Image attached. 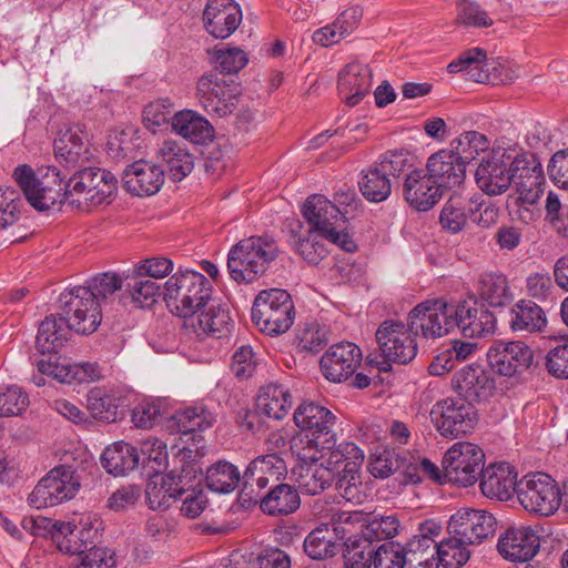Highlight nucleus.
<instances>
[{
  "mask_svg": "<svg viewBox=\"0 0 568 568\" xmlns=\"http://www.w3.org/2000/svg\"><path fill=\"white\" fill-rule=\"evenodd\" d=\"M12 178L29 204L40 212L63 201L85 210L109 204L118 189L115 176L95 166L77 170L65 183L61 172L51 165L34 171L21 164L13 170Z\"/></svg>",
  "mask_w": 568,
  "mask_h": 568,
  "instance_id": "obj_1",
  "label": "nucleus"
},
{
  "mask_svg": "<svg viewBox=\"0 0 568 568\" xmlns=\"http://www.w3.org/2000/svg\"><path fill=\"white\" fill-rule=\"evenodd\" d=\"M211 296L210 281L195 271L176 273L164 285V301L168 307L185 322L206 306Z\"/></svg>",
  "mask_w": 568,
  "mask_h": 568,
  "instance_id": "obj_2",
  "label": "nucleus"
},
{
  "mask_svg": "<svg viewBox=\"0 0 568 568\" xmlns=\"http://www.w3.org/2000/svg\"><path fill=\"white\" fill-rule=\"evenodd\" d=\"M278 247L270 236H251L240 241L229 252L227 270L236 283H251L265 273Z\"/></svg>",
  "mask_w": 568,
  "mask_h": 568,
  "instance_id": "obj_3",
  "label": "nucleus"
},
{
  "mask_svg": "<svg viewBox=\"0 0 568 568\" xmlns=\"http://www.w3.org/2000/svg\"><path fill=\"white\" fill-rule=\"evenodd\" d=\"M252 321L261 332L274 336L287 332L294 322L295 308L284 290L262 291L252 307Z\"/></svg>",
  "mask_w": 568,
  "mask_h": 568,
  "instance_id": "obj_4",
  "label": "nucleus"
},
{
  "mask_svg": "<svg viewBox=\"0 0 568 568\" xmlns=\"http://www.w3.org/2000/svg\"><path fill=\"white\" fill-rule=\"evenodd\" d=\"M241 85L216 71L202 74L195 84V98L211 115L226 118L231 115L241 98Z\"/></svg>",
  "mask_w": 568,
  "mask_h": 568,
  "instance_id": "obj_5",
  "label": "nucleus"
},
{
  "mask_svg": "<svg viewBox=\"0 0 568 568\" xmlns=\"http://www.w3.org/2000/svg\"><path fill=\"white\" fill-rule=\"evenodd\" d=\"M302 213L307 222L306 229L327 235L331 244L346 252L355 251L356 244L352 237L343 231H337V223L345 220V212H342L327 197L322 194L308 196Z\"/></svg>",
  "mask_w": 568,
  "mask_h": 568,
  "instance_id": "obj_6",
  "label": "nucleus"
},
{
  "mask_svg": "<svg viewBox=\"0 0 568 568\" xmlns=\"http://www.w3.org/2000/svg\"><path fill=\"white\" fill-rule=\"evenodd\" d=\"M455 305L443 298L425 301L416 305L408 314L407 322L415 336L439 338L456 327Z\"/></svg>",
  "mask_w": 568,
  "mask_h": 568,
  "instance_id": "obj_7",
  "label": "nucleus"
},
{
  "mask_svg": "<svg viewBox=\"0 0 568 568\" xmlns=\"http://www.w3.org/2000/svg\"><path fill=\"white\" fill-rule=\"evenodd\" d=\"M61 316L68 327L79 334H91L99 327L102 315L89 287L75 286L61 295Z\"/></svg>",
  "mask_w": 568,
  "mask_h": 568,
  "instance_id": "obj_8",
  "label": "nucleus"
},
{
  "mask_svg": "<svg viewBox=\"0 0 568 568\" xmlns=\"http://www.w3.org/2000/svg\"><path fill=\"white\" fill-rule=\"evenodd\" d=\"M517 497L529 513L552 515L561 505V493L556 481L545 473L525 476L518 481Z\"/></svg>",
  "mask_w": 568,
  "mask_h": 568,
  "instance_id": "obj_9",
  "label": "nucleus"
},
{
  "mask_svg": "<svg viewBox=\"0 0 568 568\" xmlns=\"http://www.w3.org/2000/svg\"><path fill=\"white\" fill-rule=\"evenodd\" d=\"M484 462L485 454L479 446L459 442L446 452L442 464L449 481L468 487L479 479Z\"/></svg>",
  "mask_w": 568,
  "mask_h": 568,
  "instance_id": "obj_10",
  "label": "nucleus"
},
{
  "mask_svg": "<svg viewBox=\"0 0 568 568\" xmlns=\"http://www.w3.org/2000/svg\"><path fill=\"white\" fill-rule=\"evenodd\" d=\"M430 420L442 436L457 438L474 429L477 415L473 404L447 397L432 407Z\"/></svg>",
  "mask_w": 568,
  "mask_h": 568,
  "instance_id": "obj_11",
  "label": "nucleus"
},
{
  "mask_svg": "<svg viewBox=\"0 0 568 568\" xmlns=\"http://www.w3.org/2000/svg\"><path fill=\"white\" fill-rule=\"evenodd\" d=\"M80 483L69 466H60L50 470L37 484L28 497V501L37 509L52 507L75 496Z\"/></svg>",
  "mask_w": 568,
  "mask_h": 568,
  "instance_id": "obj_12",
  "label": "nucleus"
},
{
  "mask_svg": "<svg viewBox=\"0 0 568 568\" xmlns=\"http://www.w3.org/2000/svg\"><path fill=\"white\" fill-rule=\"evenodd\" d=\"M511 184L517 197L515 202L523 205H532L538 202L542 193L545 175L540 160L532 153L514 154L511 151Z\"/></svg>",
  "mask_w": 568,
  "mask_h": 568,
  "instance_id": "obj_13",
  "label": "nucleus"
},
{
  "mask_svg": "<svg viewBox=\"0 0 568 568\" xmlns=\"http://www.w3.org/2000/svg\"><path fill=\"white\" fill-rule=\"evenodd\" d=\"M408 324L395 320L384 321L376 331V341L383 357L389 362L407 364L417 354V343Z\"/></svg>",
  "mask_w": 568,
  "mask_h": 568,
  "instance_id": "obj_14",
  "label": "nucleus"
},
{
  "mask_svg": "<svg viewBox=\"0 0 568 568\" xmlns=\"http://www.w3.org/2000/svg\"><path fill=\"white\" fill-rule=\"evenodd\" d=\"M286 473V464L277 453L261 455L247 465L243 474L242 495H248L250 500L257 503L260 493L281 483Z\"/></svg>",
  "mask_w": 568,
  "mask_h": 568,
  "instance_id": "obj_15",
  "label": "nucleus"
},
{
  "mask_svg": "<svg viewBox=\"0 0 568 568\" xmlns=\"http://www.w3.org/2000/svg\"><path fill=\"white\" fill-rule=\"evenodd\" d=\"M335 415L326 407L314 402L300 404L294 413L295 425L308 433L315 447L332 448L336 446V437L332 432Z\"/></svg>",
  "mask_w": 568,
  "mask_h": 568,
  "instance_id": "obj_16",
  "label": "nucleus"
},
{
  "mask_svg": "<svg viewBox=\"0 0 568 568\" xmlns=\"http://www.w3.org/2000/svg\"><path fill=\"white\" fill-rule=\"evenodd\" d=\"M510 170L511 151L494 149L477 166L476 183L487 195H500L511 185Z\"/></svg>",
  "mask_w": 568,
  "mask_h": 568,
  "instance_id": "obj_17",
  "label": "nucleus"
},
{
  "mask_svg": "<svg viewBox=\"0 0 568 568\" xmlns=\"http://www.w3.org/2000/svg\"><path fill=\"white\" fill-rule=\"evenodd\" d=\"M452 388L462 399L470 404L487 402L495 393L494 377L484 366L468 364L456 371Z\"/></svg>",
  "mask_w": 568,
  "mask_h": 568,
  "instance_id": "obj_18",
  "label": "nucleus"
},
{
  "mask_svg": "<svg viewBox=\"0 0 568 568\" xmlns=\"http://www.w3.org/2000/svg\"><path fill=\"white\" fill-rule=\"evenodd\" d=\"M490 368L503 376L526 372L534 363V352L524 342L494 343L487 352Z\"/></svg>",
  "mask_w": 568,
  "mask_h": 568,
  "instance_id": "obj_19",
  "label": "nucleus"
},
{
  "mask_svg": "<svg viewBox=\"0 0 568 568\" xmlns=\"http://www.w3.org/2000/svg\"><path fill=\"white\" fill-rule=\"evenodd\" d=\"M54 155L68 169L82 166L92 158L89 133L83 124L60 130L54 140Z\"/></svg>",
  "mask_w": 568,
  "mask_h": 568,
  "instance_id": "obj_20",
  "label": "nucleus"
},
{
  "mask_svg": "<svg viewBox=\"0 0 568 568\" xmlns=\"http://www.w3.org/2000/svg\"><path fill=\"white\" fill-rule=\"evenodd\" d=\"M362 362L361 348L349 342L332 345L321 357L320 367L324 377L342 383L354 375Z\"/></svg>",
  "mask_w": 568,
  "mask_h": 568,
  "instance_id": "obj_21",
  "label": "nucleus"
},
{
  "mask_svg": "<svg viewBox=\"0 0 568 568\" xmlns=\"http://www.w3.org/2000/svg\"><path fill=\"white\" fill-rule=\"evenodd\" d=\"M496 519L486 510L463 509L452 516L448 531L464 542L479 544L495 532Z\"/></svg>",
  "mask_w": 568,
  "mask_h": 568,
  "instance_id": "obj_22",
  "label": "nucleus"
},
{
  "mask_svg": "<svg viewBox=\"0 0 568 568\" xmlns=\"http://www.w3.org/2000/svg\"><path fill=\"white\" fill-rule=\"evenodd\" d=\"M403 196L413 209L426 212L440 200L443 192L425 169H414L406 174Z\"/></svg>",
  "mask_w": 568,
  "mask_h": 568,
  "instance_id": "obj_23",
  "label": "nucleus"
},
{
  "mask_svg": "<svg viewBox=\"0 0 568 568\" xmlns=\"http://www.w3.org/2000/svg\"><path fill=\"white\" fill-rule=\"evenodd\" d=\"M497 547L505 559L528 561L538 552L540 540L529 526L510 527L499 537Z\"/></svg>",
  "mask_w": 568,
  "mask_h": 568,
  "instance_id": "obj_24",
  "label": "nucleus"
},
{
  "mask_svg": "<svg viewBox=\"0 0 568 568\" xmlns=\"http://www.w3.org/2000/svg\"><path fill=\"white\" fill-rule=\"evenodd\" d=\"M40 523L53 528L52 540L60 551L77 557H82L93 545L98 536V528H82L75 532V525L70 521L41 519Z\"/></svg>",
  "mask_w": 568,
  "mask_h": 568,
  "instance_id": "obj_25",
  "label": "nucleus"
},
{
  "mask_svg": "<svg viewBox=\"0 0 568 568\" xmlns=\"http://www.w3.org/2000/svg\"><path fill=\"white\" fill-rule=\"evenodd\" d=\"M203 20L210 34L216 39H226L240 26L242 12L233 0H209Z\"/></svg>",
  "mask_w": 568,
  "mask_h": 568,
  "instance_id": "obj_26",
  "label": "nucleus"
},
{
  "mask_svg": "<svg viewBox=\"0 0 568 568\" xmlns=\"http://www.w3.org/2000/svg\"><path fill=\"white\" fill-rule=\"evenodd\" d=\"M125 190L138 196L153 195L164 183V169L148 161H136L123 172Z\"/></svg>",
  "mask_w": 568,
  "mask_h": 568,
  "instance_id": "obj_27",
  "label": "nucleus"
},
{
  "mask_svg": "<svg viewBox=\"0 0 568 568\" xmlns=\"http://www.w3.org/2000/svg\"><path fill=\"white\" fill-rule=\"evenodd\" d=\"M425 170L442 192L459 186L466 176V165L450 150H440L432 154Z\"/></svg>",
  "mask_w": 568,
  "mask_h": 568,
  "instance_id": "obj_28",
  "label": "nucleus"
},
{
  "mask_svg": "<svg viewBox=\"0 0 568 568\" xmlns=\"http://www.w3.org/2000/svg\"><path fill=\"white\" fill-rule=\"evenodd\" d=\"M480 489L488 498L508 500L518 488L517 473L507 463H496L484 467L480 473Z\"/></svg>",
  "mask_w": 568,
  "mask_h": 568,
  "instance_id": "obj_29",
  "label": "nucleus"
},
{
  "mask_svg": "<svg viewBox=\"0 0 568 568\" xmlns=\"http://www.w3.org/2000/svg\"><path fill=\"white\" fill-rule=\"evenodd\" d=\"M373 84V71L369 65L351 62L339 72L338 90L349 106L358 104L369 93Z\"/></svg>",
  "mask_w": 568,
  "mask_h": 568,
  "instance_id": "obj_30",
  "label": "nucleus"
},
{
  "mask_svg": "<svg viewBox=\"0 0 568 568\" xmlns=\"http://www.w3.org/2000/svg\"><path fill=\"white\" fill-rule=\"evenodd\" d=\"M156 160L173 182L182 181L194 168V158L186 145L174 140H165L159 145Z\"/></svg>",
  "mask_w": 568,
  "mask_h": 568,
  "instance_id": "obj_31",
  "label": "nucleus"
},
{
  "mask_svg": "<svg viewBox=\"0 0 568 568\" xmlns=\"http://www.w3.org/2000/svg\"><path fill=\"white\" fill-rule=\"evenodd\" d=\"M325 242L329 243L327 235L308 230L301 223L291 230L288 236L292 250L311 265L320 264L327 256L328 248Z\"/></svg>",
  "mask_w": 568,
  "mask_h": 568,
  "instance_id": "obj_32",
  "label": "nucleus"
},
{
  "mask_svg": "<svg viewBox=\"0 0 568 568\" xmlns=\"http://www.w3.org/2000/svg\"><path fill=\"white\" fill-rule=\"evenodd\" d=\"M181 477L173 474H153L145 488V498L153 510L170 508L178 497L185 494Z\"/></svg>",
  "mask_w": 568,
  "mask_h": 568,
  "instance_id": "obj_33",
  "label": "nucleus"
},
{
  "mask_svg": "<svg viewBox=\"0 0 568 568\" xmlns=\"http://www.w3.org/2000/svg\"><path fill=\"white\" fill-rule=\"evenodd\" d=\"M197 336L211 335L221 338L230 332L232 320L229 310L222 304H212L205 311H200L191 320L185 322Z\"/></svg>",
  "mask_w": 568,
  "mask_h": 568,
  "instance_id": "obj_34",
  "label": "nucleus"
},
{
  "mask_svg": "<svg viewBox=\"0 0 568 568\" xmlns=\"http://www.w3.org/2000/svg\"><path fill=\"white\" fill-rule=\"evenodd\" d=\"M171 126L176 134L195 144H205L214 136L211 123L200 113L189 109L175 112Z\"/></svg>",
  "mask_w": 568,
  "mask_h": 568,
  "instance_id": "obj_35",
  "label": "nucleus"
},
{
  "mask_svg": "<svg viewBox=\"0 0 568 568\" xmlns=\"http://www.w3.org/2000/svg\"><path fill=\"white\" fill-rule=\"evenodd\" d=\"M456 327H458L466 337H485L494 333L496 327L495 315L485 310L468 307L466 304L455 305Z\"/></svg>",
  "mask_w": 568,
  "mask_h": 568,
  "instance_id": "obj_36",
  "label": "nucleus"
},
{
  "mask_svg": "<svg viewBox=\"0 0 568 568\" xmlns=\"http://www.w3.org/2000/svg\"><path fill=\"white\" fill-rule=\"evenodd\" d=\"M475 288L478 297L490 307H505L514 300L509 282L500 272L481 273Z\"/></svg>",
  "mask_w": 568,
  "mask_h": 568,
  "instance_id": "obj_37",
  "label": "nucleus"
},
{
  "mask_svg": "<svg viewBox=\"0 0 568 568\" xmlns=\"http://www.w3.org/2000/svg\"><path fill=\"white\" fill-rule=\"evenodd\" d=\"M257 501L261 510L271 516L293 514L301 505L297 489L282 481L270 487L266 494L260 493Z\"/></svg>",
  "mask_w": 568,
  "mask_h": 568,
  "instance_id": "obj_38",
  "label": "nucleus"
},
{
  "mask_svg": "<svg viewBox=\"0 0 568 568\" xmlns=\"http://www.w3.org/2000/svg\"><path fill=\"white\" fill-rule=\"evenodd\" d=\"M315 448V452L311 455L298 452V458L304 462L308 459L313 463L321 458H325V460L321 464L332 467L334 469V476L337 474V471H339L338 468L342 464L345 466L352 462H357V464H362L364 462L363 450L354 443L345 442L341 443L337 447L333 446L332 448Z\"/></svg>",
  "mask_w": 568,
  "mask_h": 568,
  "instance_id": "obj_39",
  "label": "nucleus"
},
{
  "mask_svg": "<svg viewBox=\"0 0 568 568\" xmlns=\"http://www.w3.org/2000/svg\"><path fill=\"white\" fill-rule=\"evenodd\" d=\"M255 405L265 417L280 420L292 407V395L283 385L271 383L260 388Z\"/></svg>",
  "mask_w": 568,
  "mask_h": 568,
  "instance_id": "obj_40",
  "label": "nucleus"
},
{
  "mask_svg": "<svg viewBox=\"0 0 568 568\" xmlns=\"http://www.w3.org/2000/svg\"><path fill=\"white\" fill-rule=\"evenodd\" d=\"M101 464L109 474L123 476L138 467L140 454L131 444L118 442L103 450Z\"/></svg>",
  "mask_w": 568,
  "mask_h": 568,
  "instance_id": "obj_41",
  "label": "nucleus"
},
{
  "mask_svg": "<svg viewBox=\"0 0 568 568\" xmlns=\"http://www.w3.org/2000/svg\"><path fill=\"white\" fill-rule=\"evenodd\" d=\"M490 65L485 50L473 48L464 51L456 60L447 65L449 73L466 71L469 79L483 83L490 80Z\"/></svg>",
  "mask_w": 568,
  "mask_h": 568,
  "instance_id": "obj_42",
  "label": "nucleus"
},
{
  "mask_svg": "<svg viewBox=\"0 0 568 568\" xmlns=\"http://www.w3.org/2000/svg\"><path fill=\"white\" fill-rule=\"evenodd\" d=\"M71 331L63 317L47 316L39 325L36 344L42 354L57 352L63 346Z\"/></svg>",
  "mask_w": 568,
  "mask_h": 568,
  "instance_id": "obj_43",
  "label": "nucleus"
},
{
  "mask_svg": "<svg viewBox=\"0 0 568 568\" xmlns=\"http://www.w3.org/2000/svg\"><path fill=\"white\" fill-rule=\"evenodd\" d=\"M362 464L357 462L348 463L341 471L335 475V488L338 494L353 504H362L366 498L359 467Z\"/></svg>",
  "mask_w": 568,
  "mask_h": 568,
  "instance_id": "obj_44",
  "label": "nucleus"
},
{
  "mask_svg": "<svg viewBox=\"0 0 568 568\" xmlns=\"http://www.w3.org/2000/svg\"><path fill=\"white\" fill-rule=\"evenodd\" d=\"M213 422L214 416L210 410L202 406H195L175 413L169 427L176 433L187 435L205 430L213 425Z\"/></svg>",
  "mask_w": 568,
  "mask_h": 568,
  "instance_id": "obj_45",
  "label": "nucleus"
},
{
  "mask_svg": "<svg viewBox=\"0 0 568 568\" xmlns=\"http://www.w3.org/2000/svg\"><path fill=\"white\" fill-rule=\"evenodd\" d=\"M304 551L314 560H324L337 552V539L328 524L320 525L306 536Z\"/></svg>",
  "mask_w": 568,
  "mask_h": 568,
  "instance_id": "obj_46",
  "label": "nucleus"
},
{
  "mask_svg": "<svg viewBox=\"0 0 568 568\" xmlns=\"http://www.w3.org/2000/svg\"><path fill=\"white\" fill-rule=\"evenodd\" d=\"M546 325V314L535 302L521 301L513 310L510 327L515 332H541Z\"/></svg>",
  "mask_w": 568,
  "mask_h": 568,
  "instance_id": "obj_47",
  "label": "nucleus"
},
{
  "mask_svg": "<svg viewBox=\"0 0 568 568\" xmlns=\"http://www.w3.org/2000/svg\"><path fill=\"white\" fill-rule=\"evenodd\" d=\"M405 554L406 568H438L436 560V540L429 538H410L402 546Z\"/></svg>",
  "mask_w": 568,
  "mask_h": 568,
  "instance_id": "obj_48",
  "label": "nucleus"
},
{
  "mask_svg": "<svg viewBox=\"0 0 568 568\" xmlns=\"http://www.w3.org/2000/svg\"><path fill=\"white\" fill-rule=\"evenodd\" d=\"M470 201L460 195H452L444 204L439 223L442 227L453 234L463 231L469 217Z\"/></svg>",
  "mask_w": 568,
  "mask_h": 568,
  "instance_id": "obj_49",
  "label": "nucleus"
},
{
  "mask_svg": "<svg viewBox=\"0 0 568 568\" xmlns=\"http://www.w3.org/2000/svg\"><path fill=\"white\" fill-rule=\"evenodd\" d=\"M240 480L239 469L225 460L215 463L206 470V485L215 493L229 494L237 487Z\"/></svg>",
  "mask_w": 568,
  "mask_h": 568,
  "instance_id": "obj_50",
  "label": "nucleus"
},
{
  "mask_svg": "<svg viewBox=\"0 0 568 568\" xmlns=\"http://www.w3.org/2000/svg\"><path fill=\"white\" fill-rule=\"evenodd\" d=\"M124 292L131 296L136 306L144 308L156 302L160 285L150 278L130 273L124 276Z\"/></svg>",
  "mask_w": 568,
  "mask_h": 568,
  "instance_id": "obj_51",
  "label": "nucleus"
},
{
  "mask_svg": "<svg viewBox=\"0 0 568 568\" xmlns=\"http://www.w3.org/2000/svg\"><path fill=\"white\" fill-rule=\"evenodd\" d=\"M406 468V458L394 448L377 447L369 456L368 470L375 478H387Z\"/></svg>",
  "mask_w": 568,
  "mask_h": 568,
  "instance_id": "obj_52",
  "label": "nucleus"
},
{
  "mask_svg": "<svg viewBox=\"0 0 568 568\" xmlns=\"http://www.w3.org/2000/svg\"><path fill=\"white\" fill-rule=\"evenodd\" d=\"M489 140L483 133L477 131H466L450 143V151L458 156V159L467 165L474 161L481 152L489 149Z\"/></svg>",
  "mask_w": 568,
  "mask_h": 568,
  "instance_id": "obj_53",
  "label": "nucleus"
},
{
  "mask_svg": "<svg viewBox=\"0 0 568 568\" xmlns=\"http://www.w3.org/2000/svg\"><path fill=\"white\" fill-rule=\"evenodd\" d=\"M119 400L105 389L93 388L88 394V410L93 418L112 423L119 418Z\"/></svg>",
  "mask_w": 568,
  "mask_h": 568,
  "instance_id": "obj_54",
  "label": "nucleus"
},
{
  "mask_svg": "<svg viewBox=\"0 0 568 568\" xmlns=\"http://www.w3.org/2000/svg\"><path fill=\"white\" fill-rule=\"evenodd\" d=\"M334 469L324 464H313L306 467L298 476V487L307 495L323 493L334 481Z\"/></svg>",
  "mask_w": 568,
  "mask_h": 568,
  "instance_id": "obj_55",
  "label": "nucleus"
},
{
  "mask_svg": "<svg viewBox=\"0 0 568 568\" xmlns=\"http://www.w3.org/2000/svg\"><path fill=\"white\" fill-rule=\"evenodd\" d=\"M466 545L469 544L464 542L460 536L456 535L439 542L436 540V560H438V565L440 564L445 568H460L464 566L470 556Z\"/></svg>",
  "mask_w": 568,
  "mask_h": 568,
  "instance_id": "obj_56",
  "label": "nucleus"
},
{
  "mask_svg": "<svg viewBox=\"0 0 568 568\" xmlns=\"http://www.w3.org/2000/svg\"><path fill=\"white\" fill-rule=\"evenodd\" d=\"M363 196L369 202L385 201L392 192L390 180L377 168L369 169L358 182Z\"/></svg>",
  "mask_w": 568,
  "mask_h": 568,
  "instance_id": "obj_57",
  "label": "nucleus"
},
{
  "mask_svg": "<svg viewBox=\"0 0 568 568\" xmlns=\"http://www.w3.org/2000/svg\"><path fill=\"white\" fill-rule=\"evenodd\" d=\"M364 523H366V515L362 511H341L333 515L328 525L331 530L335 532V538L346 544L356 537H361V534H354L353 530L356 525L362 530Z\"/></svg>",
  "mask_w": 568,
  "mask_h": 568,
  "instance_id": "obj_58",
  "label": "nucleus"
},
{
  "mask_svg": "<svg viewBox=\"0 0 568 568\" xmlns=\"http://www.w3.org/2000/svg\"><path fill=\"white\" fill-rule=\"evenodd\" d=\"M344 545L346 547L344 552L345 568H371L375 556L372 542L361 536Z\"/></svg>",
  "mask_w": 568,
  "mask_h": 568,
  "instance_id": "obj_59",
  "label": "nucleus"
},
{
  "mask_svg": "<svg viewBox=\"0 0 568 568\" xmlns=\"http://www.w3.org/2000/svg\"><path fill=\"white\" fill-rule=\"evenodd\" d=\"M140 460L150 473L161 474L168 462L166 444L159 438H146L141 442Z\"/></svg>",
  "mask_w": 568,
  "mask_h": 568,
  "instance_id": "obj_60",
  "label": "nucleus"
},
{
  "mask_svg": "<svg viewBox=\"0 0 568 568\" xmlns=\"http://www.w3.org/2000/svg\"><path fill=\"white\" fill-rule=\"evenodd\" d=\"M398 528L399 520L396 516H375L364 523L361 536L373 544L374 541L393 538L398 532Z\"/></svg>",
  "mask_w": 568,
  "mask_h": 568,
  "instance_id": "obj_61",
  "label": "nucleus"
},
{
  "mask_svg": "<svg viewBox=\"0 0 568 568\" xmlns=\"http://www.w3.org/2000/svg\"><path fill=\"white\" fill-rule=\"evenodd\" d=\"M212 61L219 73L232 74L237 73L247 64L246 53L239 48L222 47L214 49L212 52Z\"/></svg>",
  "mask_w": 568,
  "mask_h": 568,
  "instance_id": "obj_62",
  "label": "nucleus"
},
{
  "mask_svg": "<svg viewBox=\"0 0 568 568\" xmlns=\"http://www.w3.org/2000/svg\"><path fill=\"white\" fill-rule=\"evenodd\" d=\"M115 552L102 546L93 545L82 557L73 558L70 568H115Z\"/></svg>",
  "mask_w": 568,
  "mask_h": 568,
  "instance_id": "obj_63",
  "label": "nucleus"
},
{
  "mask_svg": "<svg viewBox=\"0 0 568 568\" xmlns=\"http://www.w3.org/2000/svg\"><path fill=\"white\" fill-rule=\"evenodd\" d=\"M174 103L169 99H160L150 102L143 110L144 125L155 132L158 128L169 124L172 121Z\"/></svg>",
  "mask_w": 568,
  "mask_h": 568,
  "instance_id": "obj_64",
  "label": "nucleus"
}]
</instances>
